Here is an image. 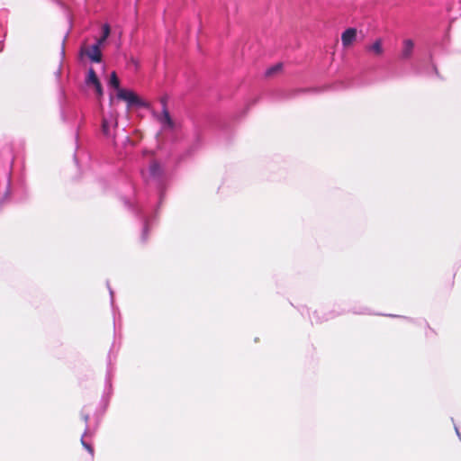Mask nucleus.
Wrapping results in <instances>:
<instances>
[{
    "instance_id": "obj_2",
    "label": "nucleus",
    "mask_w": 461,
    "mask_h": 461,
    "mask_svg": "<svg viewBox=\"0 0 461 461\" xmlns=\"http://www.w3.org/2000/svg\"><path fill=\"white\" fill-rule=\"evenodd\" d=\"M117 97L127 103L129 107H147L148 104L131 90L119 89Z\"/></svg>"
},
{
    "instance_id": "obj_13",
    "label": "nucleus",
    "mask_w": 461,
    "mask_h": 461,
    "mask_svg": "<svg viewBox=\"0 0 461 461\" xmlns=\"http://www.w3.org/2000/svg\"><path fill=\"white\" fill-rule=\"evenodd\" d=\"M81 442H82V445L84 446V447L89 452V454L93 457V456H94V449H93L92 446L90 444L85 442L83 439H81Z\"/></svg>"
},
{
    "instance_id": "obj_14",
    "label": "nucleus",
    "mask_w": 461,
    "mask_h": 461,
    "mask_svg": "<svg viewBox=\"0 0 461 461\" xmlns=\"http://www.w3.org/2000/svg\"><path fill=\"white\" fill-rule=\"evenodd\" d=\"M112 123H113V125L116 127L117 126V119L116 118H113L112 120Z\"/></svg>"
},
{
    "instance_id": "obj_11",
    "label": "nucleus",
    "mask_w": 461,
    "mask_h": 461,
    "mask_svg": "<svg viewBox=\"0 0 461 461\" xmlns=\"http://www.w3.org/2000/svg\"><path fill=\"white\" fill-rule=\"evenodd\" d=\"M149 171H150V174H151L153 176H159V174H160V167H159V165H158L157 162H153V163L150 165Z\"/></svg>"
},
{
    "instance_id": "obj_8",
    "label": "nucleus",
    "mask_w": 461,
    "mask_h": 461,
    "mask_svg": "<svg viewBox=\"0 0 461 461\" xmlns=\"http://www.w3.org/2000/svg\"><path fill=\"white\" fill-rule=\"evenodd\" d=\"M283 68L282 63H277L275 66L269 68L266 71V77H273L274 75L279 73Z\"/></svg>"
},
{
    "instance_id": "obj_6",
    "label": "nucleus",
    "mask_w": 461,
    "mask_h": 461,
    "mask_svg": "<svg viewBox=\"0 0 461 461\" xmlns=\"http://www.w3.org/2000/svg\"><path fill=\"white\" fill-rule=\"evenodd\" d=\"M100 82L94 68H89L88 75L86 80L87 86H93Z\"/></svg>"
},
{
    "instance_id": "obj_4",
    "label": "nucleus",
    "mask_w": 461,
    "mask_h": 461,
    "mask_svg": "<svg viewBox=\"0 0 461 461\" xmlns=\"http://www.w3.org/2000/svg\"><path fill=\"white\" fill-rule=\"evenodd\" d=\"M357 38V31H344L341 36L344 47H349Z\"/></svg>"
},
{
    "instance_id": "obj_9",
    "label": "nucleus",
    "mask_w": 461,
    "mask_h": 461,
    "mask_svg": "<svg viewBox=\"0 0 461 461\" xmlns=\"http://www.w3.org/2000/svg\"><path fill=\"white\" fill-rule=\"evenodd\" d=\"M109 84H110L111 86L114 87L115 89H117V92L119 91V89H121L120 88V80H119V78L117 77L116 72L113 71L111 73Z\"/></svg>"
},
{
    "instance_id": "obj_7",
    "label": "nucleus",
    "mask_w": 461,
    "mask_h": 461,
    "mask_svg": "<svg viewBox=\"0 0 461 461\" xmlns=\"http://www.w3.org/2000/svg\"><path fill=\"white\" fill-rule=\"evenodd\" d=\"M368 50L373 51L375 55H382L383 53V47H382V41L376 40L372 45L367 47Z\"/></svg>"
},
{
    "instance_id": "obj_5",
    "label": "nucleus",
    "mask_w": 461,
    "mask_h": 461,
    "mask_svg": "<svg viewBox=\"0 0 461 461\" xmlns=\"http://www.w3.org/2000/svg\"><path fill=\"white\" fill-rule=\"evenodd\" d=\"M414 48V43L411 40L408 39L403 41L402 58L404 59H409L411 56Z\"/></svg>"
},
{
    "instance_id": "obj_12",
    "label": "nucleus",
    "mask_w": 461,
    "mask_h": 461,
    "mask_svg": "<svg viewBox=\"0 0 461 461\" xmlns=\"http://www.w3.org/2000/svg\"><path fill=\"white\" fill-rule=\"evenodd\" d=\"M96 95L101 97L103 95V87L101 85V82H98L97 84L93 85Z\"/></svg>"
},
{
    "instance_id": "obj_15",
    "label": "nucleus",
    "mask_w": 461,
    "mask_h": 461,
    "mask_svg": "<svg viewBox=\"0 0 461 461\" xmlns=\"http://www.w3.org/2000/svg\"><path fill=\"white\" fill-rule=\"evenodd\" d=\"M102 29L107 30L110 29V26L107 23H105L103 25Z\"/></svg>"
},
{
    "instance_id": "obj_3",
    "label": "nucleus",
    "mask_w": 461,
    "mask_h": 461,
    "mask_svg": "<svg viewBox=\"0 0 461 461\" xmlns=\"http://www.w3.org/2000/svg\"><path fill=\"white\" fill-rule=\"evenodd\" d=\"M159 122L164 125V127H167L169 129H173L174 128V122L169 114V112L167 108V104H166V102L163 101V110H162V114L161 116L159 117Z\"/></svg>"
},
{
    "instance_id": "obj_10",
    "label": "nucleus",
    "mask_w": 461,
    "mask_h": 461,
    "mask_svg": "<svg viewBox=\"0 0 461 461\" xmlns=\"http://www.w3.org/2000/svg\"><path fill=\"white\" fill-rule=\"evenodd\" d=\"M102 131L105 136L110 135V122L106 118H103L102 121Z\"/></svg>"
},
{
    "instance_id": "obj_1",
    "label": "nucleus",
    "mask_w": 461,
    "mask_h": 461,
    "mask_svg": "<svg viewBox=\"0 0 461 461\" xmlns=\"http://www.w3.org/2000/svg\"><path fill=\"white\" fill-rule=\"evenodd\" d=\"M111 31H104L103 35L91 46H84L81 54L87 56L91 61L99 63L102 60L101 46L107 40Z\"/></svg>"
}]
</instances>
